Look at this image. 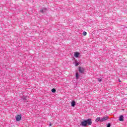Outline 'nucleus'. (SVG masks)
<instances>
[{
	"mask_svg": "<svg viewBox=\"0 0 127 127\" xmlns=\"http://www.w3.org/2000/svg\"><path fill=\"white\" fill-rule=\"evenodd\" d=\"M78 70L80 74H83L85 73V68L82 67H79Z\"/></svg>",
	"mask_w": 127,
	"mask_h": 127,
	"instance_id": "obj_2",
	"label": "nucleus"
},
{
	"mask_svg": "<svg viewBox=\"0 0 127 127\" xmlns=\"http://www.w3.org/2000/svg\"><path fill=\"white\" fill-rule=\"evenodd\" d=\"M75 76H76L77 80H78V79H79V73L77 72L76 73V75Z\"/></svg>",
	"mask_w": 127,
	"mask_h": 127,
	"instance_id": "obj_11",
	"label": "nucleus"
},
{
	"mask_svg": "<svg viewBox=\"0 0 127 127\" xmlns=\"http://www.w3.org/2000/svg\"><path fill=\"white\" fill-rule=\"evenodd\" d=\"M80 65V63H75V66L77 67L78 65Z\"/></svg>",
	"mask_w": 127,
	"mask_h": 127,
	"instance_id": "obj_14",
	"label": "nucleus"
},
{
	"mask_svg": "<svg viewBox=\"0 0 127 127\" xmlns=\"http://www.w3.org/2000/svg\"><path fill=\"white\" fill-rule=\"evenodd\" d=\"M79 55H80V53H79L78 52H75L74 54V57H75L76 58H79Z\"/></svg>",
	"mask_w": 127,
	"mask_h": 127,
	"instance_id": "obj_5",
	"label": "nucleus"
},
{
	"mask_svg": "<svg viewBox=\"0 0 127 127\" xmlns=\"http://www.w3.org/2000/svg\"><path fill=\"white\" fill-rule=\"evenodd\" d=\"M102 119H101V118L100 117H98L97 118H96V119L95 120V122L96 123H98V122H100L101 123V120Z\"/></svg>",
	"mask_w": 127,
	"mask_h": 127,
	"instance_id": "obj_6",
	"label": "nucleus"
},
{
	"mask_svg": "<svg viewBox=\"0 0 127 127\" xmlns=\"http://www.w3.org/2000/svg\"><path fill=\"white\" fill-rule=\"evenodd\" d=\"M20 120H21V115H17L16 116V121L17 122H19V121H20Z\"/></svg>",
	"mask_w": 127,
	"mask_h": 127,
	"instance_id": "obj_4",
	"label": "nucleus"
},
{
	"mask_svg": "<svg viewBox=\"0 0 127 127\" xmlns=\"http://www.w3.org/2000/svg\"><path fill=\"white\" fill-rule=\"evenodd\" d=\"M75 104H76V103L75 102V101H73L71 103V107H75Z\"/></svg>",
	"mask_w": 127,
	"mask_h": 127,
	"instance_id": "obj_8",
	"label": "nucleus"
},
{
	"mask_svg": "<svg viewBox=\"0 0 127 127\" xmlns=\"http://www.w3.org/2000/svg\"><path fill=\"white\" fill-rule=\"evenodd\" d=\"M107 127H111V124L109 123L107 125Z\"/></svg>",
	"mask_w": 127,
	"mask_h": 127,
	"instance_id": "obj_16",
	"label": "nucleus"
},
{
	"mask_svg": "<svg viewBox=\"0 0 127 127\" xmlns=\"http://www.w3.org/2000/svg\"><path fill=\"white\" fill-rule=\"evenodd\" d=\"M98 82H101V81H102V79L99 78L98 79Z\"/></svg>",
	"mask_w": 127,
	"mask_h": 127,
	"instance_id": "obj_15",
	"label": "nucleus"
},
{
	"mask_svg": "<svg viewBox=\"0 0 127 127\" xmlns=\"http://www.w3.org/2000/svg\"><path fill=\"white\" fill-rule=\"evenodd\" d=\"M92 120L91 119H88L87 120H84L81 122L80 126L81 127H87L88 126H92Z\"/></svg>",
	"mask_w": 127,
	"mask_h": 127,
	"instance_id": "obj_1",
	"label": "nucleus"
},
{
	"mask_svg": "<svg viewBox=\"0 0 127 127\" xmlns=\"http://www.w3.org/2000/svg\"><path fill=\"white\" fill-rule=\"evenodd\" d=\"M52 93H55V92H56V89H55V88L52 89Z\"/></svg>",
	"mask_w": 127,
	"mask_h": 127,
	"instance_id": "obj_12",
	"label": "nucleus"
},
{
	"mask_svg": "<svg viewBox=\"0 0 127 127\" xmlns=\"http://www.w3.org/2000/svg\"><path fill=\"white\" fill-rule=\"evenodd\" d=\"M46 11V8L43 9L42 10H40V12L43 13Z\"/></svg>",
	"mask_w": 127,
	"mask_h": 127,
	"instance_id": "obj_10",
	"label": "nucleus"
},
{
	"mask_svg": "<svg viewBox=\"0 0 127 127\" xmlns=\"http://www.w3.org/2000/svg\"><path fill=\"white\" fill-rule=\"evenodd\" d=\"M27 98H28L27 96H23L21 99L22 100H24V101H25V100H26V99H27Z\"/></svg>",
	"mask_w": 127,
	"mask_h": 127,
	"instance_id": "obj_9",
	"label": "nucleus"
},
{
	"mask_svg": "<svg viewBox=\"0 0 127 127\" xmlns=\"http://www.w3.org/2000/svg\"><path fill=\"white\" fill-rule=\"evenodd\" d=\"M119 121H120V122H123V121H124V116H123V115L120 116L119 117Z\"/></svg>",
	"mask_w": 127,
	"mask_h": 127,
	"instance_id": "obj_7",
	"label": "nucleus"
},
{
	"mask_svg": "<svg viewBox=\"0 0 127 127\" xmlns=\"http://www.w3.org/2000/svg\"><path fill=\"white\" fill-rule=\"evenodd\" d=\"M83 35L84 36H86V35H87V32H85V31H84V32H83Z\"/></svg>",
	"mask_w": 127,
	"mask_h": 127,
	"instance_id": "obj_13",
	"label": "nucleus"
},
{
	"mask_svg": "<svg viewBox=\"0 0 127 127\" xmlns=\"http://www.w3.org/2000/svg\"><path fill=\"white\" fill-rule=\"evenodd\" d=\"M51 126H52L51 123H50V124H49V127H51Z\"/></svg>",
	"mask_w": 127,
	"mask_h": 127,
	"instance_id": "obj_17",
	"label": "nucleus"
},
{
	"mask_svg": "<svg viewBox=\"0 0 127 127\" xmlns=\"http://www.w3.org/2000/svg\"><path fill=\"white\" fill-rule=\"evenodd\" d=\"M108 120H109V117L106 116V117H103L101 120V123H103V122L108 121Z\"/></svg>",
	"mask_w": 127,
	"mask_h": 127,
	"instance_id": "obj_3",
	"label": "nucleus"
}]
</instances>
